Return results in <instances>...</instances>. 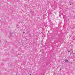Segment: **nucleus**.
<instances>
[{"instance_id":"nucleus-1","label":"nucleus","mask_w":75,"mask_h":75,"mask_svg":"<svg viewBox=\"0 0 75 75\" xmlns=\"http://www.w3.org/2000/svg\"><path fill=\"white\" fill-rule=\"evenodd\" d=\"M65 62H67L68 63H69V62L68 61V60H65Z\"/></svg>"},{"instance_id":"nucleus-2","label":"nucleus","mask_w":75,"mask_h":75,"mask_svg":"<svg viewBox=\"0 0 75 75\" xmlns=\"http://www.w3.org/2000/svg\"><path fill=\"white\" fill-rule=\"evenodd\" d=\"M72 51V49H70V51Z\"/></svg>"},{"instance_id":"nucleus-3","label":"nucleus","mask_w":75,"mask_h":75,"mask_svg":"<svg viewBox=\"0 0 75 75\" xmlns=\"http://www.w3.org/2000/svg\"><path fill=\"white\" fill-rule=\"evenodd\" d=\"M68 52H70V51H68Z\"/></svg>"},{"instance_id":"nucleus-4","label":"nucleus","mask_w":75,"mask_h":75,"mask_svg":"<svg viewBox=\"0 0 75 75\" xmlns=\"http://www.w3.org/2000/svg\"><path fill=\"white\" fill-rule=\"evenodd\" d=\"M61 68L60 69V70H61Z\"/></svg>"},{"instance_id":"nucleus-5","label":"nucleus","mask_w":75,"mask_h":75,"mask_svg":"<svg viewBox=\"0 0 75 75\" xmlns=\"http://www.w3.org/2000/svg\"><path fill=\"white\" fill-rule=\"evenodd\" d=\"M25 33V32H23V33Z\"/></svg>"},{"instance_id":"nucleus-6","label":"nucleus","mask_w":75,"mask_h":75,"mask_svg":"<svg viewBox=\"0 0 75 75\" xmlns=\"http://www.w3.org/2000/svg\"><path fill=\"white\" fill-rule=\"evenodd\" d=\"M71 4H70V5H71Z\"/></svg>"},{"instance_id":"nucleus-7","label":"nucleus","mask_w":75,"mask_h":75,"mask_svg":"<svg viewBox=\"0 0 75 75\" xmlns=\"http://www.w3.org/2000/svg\"><path fill=\"white\" fill-rule=\"evenodd\" d=\"M30 75H31V74H30Z\"/></svg>"},{"instance_id":"nucleus-8","label":"nucleus","mask_w":75,"mask_h":75,"mask_svg":"<svg viewBox=\"0 0 75 75\" xmlns=\"http://www.w3.org/2000/svg\"><path fill=\"white\" fill-rule=\"evenodd\" d=\"M13 34V33H12L11 34Z\"/></svg>"}]
</instances>
